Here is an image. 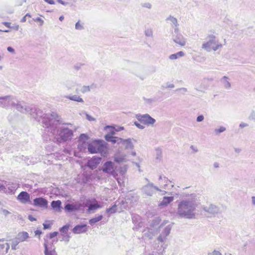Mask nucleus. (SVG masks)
<instances>
[{
  "label": "nucleus",
  "mask_w": 255,
  "mask_h": 255,
  "mask_svg": "<svg viewBox=\"0 0 255 255\" xmlns=\"http://www.w3.org/2000/svg\"><path fill=\"white\" fill-rule=\"evenodd\" d=\"M44 247L45 255H57L53 243L48 244V241L45 240Z\"/></svg>",
  "instance_id": "nucleus-13"
},
{
  "label": "nucleus",
  "mask_w": 255,
  "mask_h": 255,
  "mask_svg": "<svg viewBox=\"0 0 255 255\" xmlns=\"http://www.w3.org/2000/svg\"><path fill=\"white\" fill-rule=\"evenodd\" d=\"M249 119L251 120H254L255 121V112L254 111H253L250 116H249Z\"/></svg>",
  "instance_id": "nucleus-52"
},
{
  "label": "nucleus",
  "mask_w": 255,
  "mask_h": 255,
  "mask_svg": "<svg viewBox=\"0 0 255 255\" xmlns=\"http://www.w3.org/2000/svg\"><path fill=\"white\" fill-rule=\"evenodd\" d=\"M7 50L12 54H15V50L10 46H9L7 48Z\"/></svg>",
  "instance_id": "nucleus-57"
},
{
  "label": "nucleus",
  "mask_w": 255,
  "mask_h": 255,
  "mask_svg": "<svg viewBox=\"0 0 255 255\" xmlns=\"http://www.w3.org/2000/svg\"><path fill=\"white\" fill-rule=\"evenodd\" d=\"M204 119V117L203 115H200L197 117L196 119V121L198 122H202Z\"/></svg>",
  "instance_id": "nucleus-54"
},
{
  "label": "nucleus",
  "mask_w": 255,
  "mask_h": 255,
  "mask_svg": "<svg viewBox=\"0 0 255 255\" xmlns=\"http://www.w3.org/2000/svg\"><path fill=\"white\" fill-rule=\"evenodd\" d=\"M167 21H170L172 27H177L179 26L177 19L172 15H169L166 19Z\"/></svg>",
  "instance_id": "nucleus-25"
},
{
  "label": "nucleus",
  "mask_w": 255,
  "mask_h": 255,
  "mask_svg": "<svg viewBox=\"0 0 255 255\" xmlns=\"http://www.w3.org/2000/svg\"><path fill=\"white\" fill-rule=\"evenodd\" d=\"M132 140L136 141V140L133 139L128 138L124 139L122 138L121 144L125 145L126 149H132L134 147V145L132 142Z\"/></svg>",
  "instance_id": "nucleus-19"
},
{
  "label": "nucleus",
  "mask_w": 255,
  "mask_h": 255,
  "mask_svg": "<svg viewBox=\"0 0 255 255\" xmlns=\"http://www.w3.org/2000/svg\"><path fill=\"white\" fill-rule=\"evenodd\" d=\"M174 27V34H180V33L179 32V26H177V27Z\"/></svg>",
  "instance_id": "nucleus-58"
},
{
  "label": "nucleus",
  "mask_w": 255,
  "mask_h": 255,
  "mask_svg": "<svg viewBox=\"0 0 255 255\" xmlns=\"http://www.w3.org/2000/svg\"><path fill=\"white\" fill-rule=\"evenodd\" d=\"M11 28L15 30H18L19 29V25H14L12 26H11Z\"/></svg>",
  "instance_id": "nucleus-64"
},
{
  "label": "nucleus",
  "mask_w": 255,
  "mask_h": 255,
  "mask_svg": "<svg viewBox=\"0 0 255 255\" xmlns=\"http://www.w3.org/2000/svg\"><path fill=\"white\" fill-rule=\"evenodd\" d=\"M65 98L75 102H77L82 103H84V102L83 99L81 98L79 96L77 95L66 96H65Z\"/></svg>",
  "instance_id": "nucleus-24"
},
{
  "label": "nucleus",
  "mask_w": 255,
  "mask_h": 255,
  "mask_svg": "<svg viewBox=\"0 0 255 255\" xmlns=\"http://www.w3.org/2000/svg\"><path fill=\"white\" fill-rule=\"evenodd\" d=\"M248 125L247 124H246V123H241L240 124V126H239V127L241 128H244L248 127Z\"/></svg>",
  "instance_id": "nucleus-63"
},
{
  "label": "nucleus",
  "mask_w": 255,
  "mask_h": 255,
  "mask_svg": "<svg viewBox=\"0 0 255 255\" xmlns=\"http://www.w3.org/2000/svg\"><path fill=\"white\" fill-rule=\"evenodd\" d=\"M29 114L38 122H41L43 127L49 128L51 125L63 124L71 125L70 124L62 123L61 117L56 113L52 112L50 114H43L40 109L32 106Z\"/></svg>",
  "instance_id": "nucleus-2"
},
{
  "label": "nucleus",
  "mask_w": 255,
  "mask_h": 255,
  "mask_svg": "<svg viewBox=\"0 0 255 255\" xmlns=\"http://www.w3.org/2000/svg\"><path fill=\"white\" fill-rule=\"evenodd\" d=\"M185 55L184 53L182 51H179L176 53L172 54L169 56V58L170 60H176L180 57L184 56Z\"/></svg>",
  "instance_id": "nucleus-27"
},
{
  "label": "nucleus",
  "mask_w": 255,
  "mask_h": 255,
  "mask_svg": "<svg viewBox=\"0 0 255 255\" xmlns=\"http://www.w3.org/2000/svg\"><path fill=\"white\" fill-rule=\"evenodd\" d=\"M139 219H140V217L138 216H134L132 217L133 223H134L135 224H137V226H136L135 227H134L133 228V229H137L142 226L141 222H139L138 223V220Z\"/></svg>",
  "instance_id": "nucleus-30"
},
{
  "label": "nucleus",
  "mask_w": 255,
  "mask_h": 255,
  "mask_svg": "<svg viewBox=\"0 0 255 255\" xmlns=\"http://www.w3.org/2000/svg\"><path fill=\"white\" fill-rule=\"evenodd\" d=\"M206 40L202 44L201 48L207 52L216 51L223 47V44L220 43L219 39L214 34H208Z\"/></svg>",
  "instance_id": "nucleus-4"
},
{
  "label": "nucleus",
  "mask_w": 255,
  "mask_h": 255,
  "mask_svg": "<svg viewBox=\"0 0 255 255\" xmlns=\"http://www.w3.org/2000/svg\"><path fill=\"white\" fill-rule=\"evenodd\" d=\"M16 99L12 96H5L0 97V107L5 109H8L10 106H15Z\"/></svg>",
  "instance_id": "nucleus-6"
},
{
  "label": "nucleus",
  "mask_w": 255,
  "mask_h": 255,
  "mask_svg": "<svg viewBox=\"0 0 255 255\" xmlns=\"http://www.w3.org/2000/svg\"><path fill=\"white\" fill-rule=\"evenodd\" d=\"M86 119L88 121H95V118H94L93 117H91V116H90L88 114H86Z\"/></svg>",
  "instance_id": "nucleus-53"
},
{
  "label": "nucleus",
  "mask_w": 255,
  "mask_h": 255,
  "mask_svg": "<svg viewBox=\"0 0 255 255\" xmlns=\"http://www.w3.org/2000/svg\"><path fill=\"white\" fill-rule=\"evenodd\" d=\"M51 205L56 211H59L61 208V202L60 200L53 201L51 203Z\"/></svg>",
  "instance_id": "nucleus-26"
},
{
  "label": "nucleus",
  "mask_w": 255,
  "mask_h": 255,
  "mask_svg": "<svg viewBox=\"0 0 255 255\" xmlns=\"http://www.w3.org/2000/svg\"><path fill=\"white\" fill-rule=\"evenodd\" d=\"M122 141V138H119L118 137H113V138L111 140L110 142H112L113 143H117L118 144H120L121 143V141Z\"/></svg>",
  "instance_id": "nucleus-39"
},
{
  "label": "nucleus",
  "mask_w": 255,
  "mask_h": 255,
  "mask_svg": "<svg viewBox=\"0 0 255 255\" xmlns=\"http://www.w3.org/2000/svg\"><path fill=\"white\" fill-rule=\"evenodd\" d=\"M84 28V24L83 23H81L80 21L79 20L76 23L75 29L76 30H81L83 29Z\"/></svg>",
  "instance_id": "nucleus-37"
},
{
  "label": "nucleus",
  "mask_w": 255,
  "mask_h": 255,
  "mask_svg": "<svg viewBox=\"0 0 255 255\" xmlns=\"http://www.w3.org/2000/svg\"><path fill=\"white\" fill-rule=\"evenodd\" d=\"M19 243L20 242H18V240L16 238L15 240H13L11 244L12 250H16V246L18 245Z\"/></svg>",
  "instance_id": "nucleus-38"
},
{
  "label": "nucleus",
  "mask_w": 255,
  "mask_h": 255,
  "mask_svg": "<svg viewBox=\"0 0 255 255\" xmlns=\"http://www.w3.org/2000/svg\"><path fill=\"white\" fill-rule=\"evenodd\" d=\"M172 228V224L168 225L163 229L159 236L158 237L157 239L158 246L156 250L158 254H162L164 251L166 247L164 245L167 240V237L170 233Z\"/></svg>",
  "instance_id": "nucleus-5"
},
{
  "label": "nucleus",
  "mask_w": 255,
  "mask_h": 255,
  "mask_svg": "<svg viewBox=\"0 0 255 255\" xmlns=\"http://www.w3.org/2000/svg\"><path fill=\"white\" fill-rule=\"evenodd\" d=\"M69 227L70 225L69 224H66L63 226L62 228H60L59 231L62 236H63V234L65 235L67 233Z\"/></svg>",
  "instance_id": "nucleus-33"
},
{
  "label": "nucleus",
  "mask_w": 255,
  "mask_h": 255,
  "mask_svg": "<svg viewBox=\"0 0 255 255\" xmlns=\"http://www.w3.org/2000/svg\"><path fill=\"white\" fill-rule=\"evenodd\" d=\"M116 169V167L115 166L114 163L111 161H108L104 164L102 170L104 173L114 174Z\"/></svg>",
  "instance_id": "nucleus-12"
},
{
  "label": "nucleus",
  "mask_w": 255,
  "mask_h": 255,
  "mask_svg": "<svg viewBox=\"0 0 255 255\" xmlns=\"http://www.w3.org/2000/svg\"><path fill=\"white\" fill-rule=\"evenodd\" d=\"M1 211H2V213L3 214V215L5 216H7L8 214H9L10 213L8 211H7L5 209H2Z\"/></svg>",
  "instance_id": "nucleus-60"
},
{
  "label": "nucleus",
  "mask_w": 255,
  "mask_h": 255,
  "mask_svg": "<svg viewBox=\"0 0 255 255\" xmlns=\"http://www.w3.org/2000/svg\"><path fill=\"white\" fill-rule=\"evenodd\" d=\"M63 240L66 241V242H68L69 241V238H70V236H68V235H64L63 234Z\"/></svg>",
  "instance_id": "nucleus-61"
},
{
  "label": "nucleus",
  "mask_w": 255,
  "mask_h": 255,
  "mask_svg": "<svg viewBox=\"0 0 255 255\" xmlns=\"http://www.w3.org/2000/svg\"><path fill=\"white\" fill-rule=\"evenodd\" d=\"M162 179H163V177H162V176H161V175H160V176H159V180H162ZM163 179H164V182H165V184H164V188H165V187H166V186H167V182H168V181H169V182H171V181H170V180H169L168 179V178H166V177H163Z\"/></svg>",
  "instance_id": "nucleus-46"
},
{
  "label": "nucleus",
  "mask_w": 255,
  "mask_h": 255,
  "mask_svg": "<svg viewBox=\"0 0 255 255\" xmlns=\"http://www.w3.org/2000/svg\"><path fill=\"white\" fill-rule=\"evenodd\" d=\"M198 206L197 196L195 194L188 195L178 205L177 214L182 218L188 219H195V211Z\"/></svg>",
  "instance_id": "nucleus-1"
},
{
  "label": "nucleus",
  "mask_w": 255,
  "mask_h": 255,
  "mask_svg": "<svg viewBox=\"0 0 255 255\" xmlns=\"http://www.w3.org/2000/svg\"><path fill=\"white\" fill-rule=\"evenodd\" d=\"M175 87V86L173 84L171 83L170 82H167L164 85L161 86V88L162 89H172Z\"/></svg>",
  "instance_id": "nucleus-36"
},
{
  "label": "nucleus",
  "mask_w": 255,
  "mask_h": 255,
  "mask_svg": "<svg viewBox=\"0 0 255 255\" xmlns=\"http://www.w3.org/2000/svg\"><path fill=\"white\" fill-rule=\"evenodd\" d=\"M208 255H222L220 252L214 250L213 252L208 253Z\"/></svg>",
  "instance_id": "nucleus-50"
},
{
  "label": "nucleus",
  "mask_w": 255,
  "mask_h": 255,
  "mask_svg": "<svg viewBox=\"0 0 255 255\" xmlns=\"http://www.w3.org/2000/svg\"><path fill=\"white\" fill-rule=\"evenodd\" d=\"M29 237V236L28 233L26 232H22L17 234L16 239L18 240V242H23L25 241Z\"/></svg>",
  "instance_id": "nucleus-22"
},
{
  "label": "nucleus",
  "mask_w": 255,
  "mask_h": 255,
  "mask_svg": "<svg viewBox=\"0 0 255 255\" xmlns=\"http://www.w3.org/2000/svg\"><path fill=\"white\" fill-rule=\"evenodd\" d=\"M17 199L23 204H26L30 201V195L25 191L21 192L17 196Z\"/></svg>",
  "instance_id": "nucleus-17"
},
{
  "label": "nucleus",
  "mask_w": 255,
  "mask_h": 255,
  "mask_svg": "<svg viewBox=\"0 0 255 255\" xmlns=\"http://www.w3.org/2000/svg\"><path fill=\"white\" fill-rule=\"evenodd\" d=\"M48 204V201L46 199L38 197L36 198L33 200V205L35 206H38L43 208H47Z\"/></svg>",
  "instance_id": "nucleus-18"
},
{
  "label": "nucleus",
  "mask_w": 255,
  "mask_h": 255,
  "mask_svg": "<svg viewBox=\"0 0 255 255\" xmlns=\"http://www.w3.org/2000/svg\"><path fill=\"white\" fill-rule=\"evenodd\" d=\"M88 138V136L86 134H81L79 137V140L85 142Z\"/></svg>",
  "instance_id": "nucleus-41"
},
{
  "label": "nucleus",
  "mask_w": 255,
  "mask_h": 255,
  "mask_svg": "<svg viewBox=\"0 0 255 255\" xmlns=\"http://www.w3.org/2000/svg\"><path fill=\"white\" fill-rule=\"evenodd\" d=\"M112 129H113L112 128ZM115 132L114 131V130H113L112 131H111V133H109V134H107L105 135V139L108 141V142H110L111 141V140L112 139V138H113V135L115 134Z\"/></svg>",
  "instance_id": "nucleus-34"
},
{
  "label": "nucleus",
  "mask_w": 255,
  "mask_h": 255,
  "mask_svg": "<svg viewBox=\"0 0 255 255\" xmlns=\"http://www.w3.org/2000/svg\"><path fill=\"white\" fill-rule=\"evenodd\" d=\"M103 141L95 140L88 145V151L91 153H97L101 152L104 148Z\"/></svg>",
  "instance_id": "nucleus-7"
},
{
  "label": "nucleus",
  "mask_w": 255,
  "mask_h": 255,
  "mask_svg": "<svg viewBox=\"0 0 255 255\" xmlns=\"http://www.w3.org/2000/svg\"><path fill=\"white\" fill-rule=\"evenodd\" d=\"M102 158L99 157L94 156L88 160L87 166L91 169H94L97 168L100 164Z\"/></svg>",
  "instance_id": "nucleus-14"
},
{
  "label": "nucleus",
  "mask_w": 255,
  "mask_h": 255,
  "mask_svg": "<svg viewBox=\"0 0 255 255\" xmlns=\"http://www.w3.org/2000/svg\"><path fill=\"white\" fill-rule=\"evenodd\" d=\"M85 206H88V205L86 204ZM101 206L100 204H98L97 203L90 204V205H88V211L89 212H90L91 211L95 210L98 208H101Z\"/></svg>",
  "instance_id": "nucleus-31"
},
{
  "label": "nucleus",
  "mask_w": 255,
  "mask_h": 255,
  "mask_svg": "<svg viewBox=\"0 0 255 255\" xmlns=\"http://www.w3.org/2000/svg\"><path fill=\"white\" fill-rule=\"evenodd\" d=\"M74 234H81L87 231L86 225H76L72 230Z\"/></svg>",
  "instance_id": "nucleus-20"
},
{
  "label": "nucleus",
  "mask_w": 255,
  "mask_h": 255,
  "mask_svg": "<svg viewBox=\"0 0 255 255\" xmlns=\"http://www.w3.org/2000/svg\"><path fill=\"white\" fill-rule=\"evenodd\" d=\"M221 82L223 87L226 89H230L231 87V84L229 82V78L227 76H224L221 79Z\"/></svg>",
  "instance_id": "nucleus-23"
},
{
  "label": "nucleus",
  "mask_w": 255,
  "mask_h": 255,
  "mask_svg": "<svg viewBox=\"0 0 255 255\" xmlns=\"http://www.w3.org/2000/svg\"><path fill=\"white\" fill-rule=\"evenodd\" d=\"M175 91L177 92L180 91V92H181L183 94H184L185 93H186L187 91V90L185 88H180L177 89Z\"/></svg>",
  "instance_id": "nucleus-51"
},
{
  "label": "nucleus",
  "mask_w": 255,
  "mask_h": 255,
  "mask_svg": "<svg viewBox=\"0 0 255 255\" xmlns=\"http://www.w3.org/2000/svg\"><path fill=\"white\" fill-rule=\"evenodd\" d=\"M156 158L158 160H160L162 157V151L159 148L156 149Z\"/></svg>",
  "instance_id": "nucleus-40"
},
{
  "label": "nucleus",
  "mask_w": 255,
  "mask_h": 255,
  "mask_svg": "<svg viewBox=\"0 0 255 255\" xmlns=\"http://www.w3.org/2000/svg\"><path fill=\"white\" fill-rule=\"evenodd\" d=\"M4 184L5 187L6 188L7 193H12L15 190V187L13 186V184L12 183L5 182Z\"/></svg>",
  "instance_id": "nucleus-28"
},
{
  "label": "nucleus",
  "mask_w": 255,
  "mask_h": 255,
  "mask_svg": "<svg viewBox=\"0 0 255 255\" xmlns=\"http://www.w3.org/2000/svg\"><path fill=\"white\" fill-rule=\"evenodd\" d=\"M82 206L79 202H76L73 204H67L64 207V209L68 212H72L77 211Z\"/></svg>",
  "instance_id": "nucleus-16"
},
{
  "label": "nucleus",
  "mask_w": 255,
  "mask_h": 255,
  "mask_svg": "<svg viewBox=\"0 0 255 255\" xmlns=\"http://www.w3.org/2000/svg\"><path fill=\"white\" fill-rule=\"evenodd\" d=\"M134 125L139 129H143L144 128V127L141 125H140V124H139L138 123H137V122H134Z\"/></svg>",
  "instance_id": "nucleus-56"
},
{
  "label": "nucleus",
  "mask_w": 255,
  "mask_h": 255,
  "mask_svg": "<svg viewBox=\"0 0 255 255\" xmlns=\"http://www.w3.org/2000/svg\"><path fill=\"white\" fill-rule=\"evenodd\" d=\"M33 20L36 22H39L40 26L42 25L44 23V21L40 17H37L36 18H33Z\"/></svg>",
  "instance_id": "nucleus-47"
},
{
  "label": "nucleus",
  "mask_w": 255,
  "mask_h": 255,
  "mask_svg": "<svg viewBox=\"0 0 255 255\" xmlns=\"http://www.w3.org/2000/svg\"><path fill=\"white\" fill-rule=\"evenodd\" d=\"M54 125H51L48 131L50 130L54 136L53 141L58 144L70 141L73 136V131L67 127H62L56 129Z\"/></svg>",
  "instance_id": "nucleus-3"
},
{
  "label": "nucleus",
  "mask_w": 255,
  "mask_h": 255,
  "mask_svg": "<svg viewBox=\"0 0 255 255\" xmlns=\"http://www.w3.org/2000/svg\"><path fill=\"white\" fill-rule=\"evenodd\" d=\"M57 2L61 4H63L64 5H67L69 4L68 2L63 1L62 0H57Z\"/></svg>",
  "instance_id": "nucleus-59"
},
{
  "label": "nucleus",
  "mask_w": 255,
  "mask_h": 255,
  "mask_svg": "<svg viewBox=\"0 0 255 255\" xmlns=\"http://www.w3.org/2000/svg\"><path fill=\"white\" fill-rule=\"evenodd\" d=\"M202 210L210 216H215L220 213V208L213 204L203 206Z\"/></svg>",
  "instance_id": "nucleus-10"
},
{
  "label": "nucleus",
  "mask_w": 255,
  "mask_h": 255,
  "mask_svg": "<svg viewBox=\"0 0 255 255\" xmlns=\"http://www.w3.org/2000/svg\"><path fill=\"white\" fill-rule=\"evenodd\" d=\"M225 130H226L225 128H224L223 127H221L219 128L215 129V132L216 134H219L221 132H224V131H225Z\"/></svg>",
  "instance_id": "nucleus-43"
},
{
  "label": "nucleus",
  "mask_w": 255,
  "mask_h": 255,
  "mask_svg": "<svg viewBox=\"0 0 255 255\" xmlns=\"http://www.w3.org/2000/svg\"><path fill=\"white\" fill-rule=\"evenodd\" d=\"M0 191H2L3 193H7V189L5 186V185L0 184Z\"/></svg>",
  "instance_id": "nucleus-49"
},
{
  "label": "nucleus",
  "mask_w": 255,
  "mask_h": 255,
  "mask_svg": "<svg viewBox=\"0 0 255 255\" xmlns=\"http://www.w3.org/2000/svg\"><path fill=\"white\" fill-rule=\"evenodd\" d=\"M57 235H58L57 232H54L51 233L49 234V238L50 239H52V238L55 237L56 236H57Z\"/></svg>",
  "instance_id": "nucleus-55"
},
{
  "label": "nucleus",
  "mask_w": 255,
  "mask_h": 255,
  "mask_svg": "<svg viewBox=\"0 0 255 255\" xmlns=\"http://www.w3.org/2000/svg\"><path fill=\"white\" fill-rule=\"evenodd\" d=\"M141 5L142 7H145V8H147L148 9L151 8V7H152L151 4L149 2H145L144 3H142Z\"/></svg>",
  "instance_id": "nucleus-48"
},
{
  "label": "nucleus",
  "mask_w": 255,
  "mask_h": 255,
  "mask_svg": "<svg viewBox=\"0 0 255 255\" xmlns=\"http://www.w3.org/2000/svg\"><path fill=\"white\" fill-rule=\"evenodd\" d=\"M43 229L44 230L47 229H50V227H51V226H50V224H45V223H44L43 224Z\"/></svg>",
  "instance_id": "nucleus-62"
},
{
  "label": "nucleus",
  "mask_w": 255,
  "mask_h": 255,
  "mask_svg": "<svg viewBox=\"0 0 255 255\" xmlns=\"http://www.w3.org/2000/svg\"><path fill=\"white\" fill-rule=\"evenodd\" d=\"M103 217L102 215H99L98 217L93 218L91 219H90L89 221V224L91 225H93L95 223L98 222L99 221H101L103 219Z\"/></svg>",
  "instance_id": "nucleus-32"
},
{
  "label": "nucleus",
  "mask_w": 255,
  "mask_h": 255,
  "mask_svg": "<svg viewBox=\"0 0 255 255\" xmlns=\"http://www.w3.org/2000/svg\"><path fill=\"white\" fill-rule=\"evenodd\" d=\"M13 107H15L17 111L23 114H29L30 110H32L31 109L32 106L26 105L24 102L17 100L16 104Z\"/></svg>",
  "instance_id": "nucleus-11"
},
{
  "label": "nucleus",
  "mask_w": 255,
  "mask_h": 255,
  "mask_svg": "<svg viewBox=\"0 0 255 255\" xmlns=\"http://www.w3.org/2000/svg\"><path fill=\"white\" fill-rule=\"evenodd\" d=\"M155 190L161 191L158 187L154 186L152 183H148L146 185L143 186L141 188L142 192L144 194L148 196H152L153 195Z\"/></svg>",
  "instance_id": "nucleus-8"
},
{
  "label": "nucleus",
  "mask_w": 255,
  "mask_h": 255,
  "mask_svg": "<svg viewBox=\"0 0 255 255\" xmlns=\"http://www.w3.org/2000/svg\"><path fill=\"white\" fill-rule=\"evenodd\" d=\"M124 160H125V158L124 157L116 156L115 157V161L118 163L123 162L124 161Z\"/></svg>",
  "instance_id": "nucleus-45"
},
{
  "label": "nucleus",
  "mask_w": 255,
  "mask_h": 255,
  "mask_svg": "<svg viewBox=\"0 0 255 255\" xmlns=\"http://www.w3.org/2000/svg\"><path fill=\"white\" fill-rule=\"evenodd\" d=\"M172 39L175 43L179 44L181 46H184L186 44V39L181 33L178 34H173Z\"/></svg>",
  "instance_id": "nucleus-15"
},
{
  "label": "nucleus",
  "mask_w": 255,
  "mask_h": 255,
  "mask_svg": "<svg viewBox=\"0 0 255 255\" xmlns=\"http://www.w3.org/2000/svg\"><path fill=\"white\" fill-rule=\"evenodd\" d=\"M117 211V205L114 204L111 207L107 209L106 212L110 214L115 213Z\"/></svg>",
  "instance_id": "nucleus-35"
},
{
  "label": "nucleus",
  "mask_w": 255,
  "mask_h": 255,
  "mask_svg": "<svg viewBox=\"0 0 255 255\" xmlns=\"http://www.w3.org/2000/svg\"><path fill=\"white\" fill-rule=\"evenodd\" d=\"M9 249V245L7 243L5 244L0 245V255L3 254L4 253H6Z\"/></svg>",
  "instance_id": "nucleus-29"
},
{
  "label": "nucleus",
  "mask_w": 255,
  "mask_h": 255,
  "mask_svg": "<svg viewBox=\"0 0 255 255\" xmlns=\"http://www.w3.org/2000/svg\"><path fill=\"white\" fill-rule=\"evenodd\" d=\"M173 200L174 197L173 196L164 197L162 201L159 203V206L160 207L166 206L172 202Z\"/></svg>",
  "instance_id": "nucleus-21"
},
{
  "label": "nucleus",
  "mask_w": 255,
  "mask_h": 255,
  "mask_svg": "<svg viewBox=\"0 0 255 255\" xmlns=\"http://www.w3.org/2000/svg\"><path fill=\"white\" fill-rule=\"evenodd\" d=\"M136 118L141 123L147 126H152L155 123V120L148 114L137 115Z\"/></svg>",
  "instance_id": "nucleus-9"
},
{
  "label": "nucleus",
  "mask_w": 255,
  "mask_h": 255,
  "mask_svg": "<svg viewBox=\"0 0 255 255\" xmlns=\"http://www.w3.org/2000/svg\"><path fill=\"white\" fill-rule=\"evenodd\" d=\"M153 32L151 29H147L145 30V35L148 37H152Z\"/></svg>",
  "instance_id": "nucleus-44"
},
{
  "label": "nucleus",
  "mask_w": 255,
  "mask_h": 255,
  "mask_svg": "<svg viewBox=\"0 0 255 255\" xmlns=\"http://www.w3.org/2000/svg\"><path fill=\"white\" fill-rule=\"evenodd\" d=\"M81 92L83 93H85L90 91V88L89 86H84L81 88Z\"/></svg>",
  "instance_id": "nucleus-42"
}]
</instances>
